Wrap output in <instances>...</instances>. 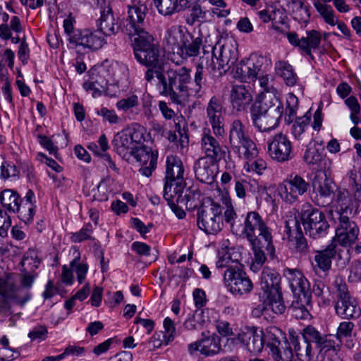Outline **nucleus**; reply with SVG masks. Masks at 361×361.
I'll return each mask as SVG.
<instances>
[{
    "mask_svg": "<svg viewBox=\"0 0 361 361\" xmlns=\"http://www.w3.org/2000/svg\"><path fill=\"white\" fill-rule=\"evenodd\" d=\"M336 200L341 207V213L344 214L349 207L350 198L348 196V191L345 190H338L336 194Z\"/></svg>",
    "mask_w": 361,
    "mask_h": 361,
    "instance_id": "0e129e2a",
    "label": "nucleus"
},
{
    "mask_svg": "<svg viewBox=\"0 0 361 361\" xmlns=\"http://www.w3.org/2000/svg\"><path fill=\"white\" fill-rule=\"evenodd\" d=\"M41 260L38 257L37 252L35 250H28V251L24 255L23 258L21 261V265L25 271L29 269L34 271L39 268Z\"/></svg>",
    "mask_w": 361,
    "mask_h": 361,
    "instance_id": "49530a36",
    "label": "nucleus"
},
{
    "mask_svg": "<svg viewBox=\"0 0 361 361\" xmlns=\"http://www.w3.org/2000/svg\"><path fill=\"white\" fill-rule=\"evenodd\" d=\"M267 169V162L264 159L259 157V156L251 160H247L243 166V169L246 172L255 173L262 175Z\"/></svg>",
    "mask_w": 361,
    "mask_h": 361,
    "instance_id": "de8ad7c7",
    "label": "nucleus"
},
{
    "mask_svg": "<svg viewBox=\"0 0 361 361\" xmlns=\"http://www.w3.org/2000/svg\"><path fill=\"white\" fill-rule=\"evenodd\" d=\"M277 94V91L264 93L258 104L253 107L262 109L264 112L274 111L276 114H282L284 116L285 122L287 124H290L296 116L298 106V98L294 94H290L287 97L284 111L283 104Z\"/></svg>",
    "mask_w": 361,
    "mask_h": 361,
    "instance_id": "1a4fd4ad",
    "label": "nucleus"
},
{
    "mask_svg": "<svg viewBox=\"0 0 361 361\" xmlns=\"http://www.w3.org/2000/svg\"><path fill=\"white\" fill-rule=\"evenodd\" d=\"M219 161L206 157L198 159L194 165L197 179L202 183L212 184L218 173V163Z\"/></svg>",
    "mask_w": 361,
    "mask_h": 361,
    "instance_id": "aec40b11",
    "label": "nucleus"
},
{
    "mask_svg": "<svg viewBox=\"0 0 361 361\" xmlns=\"http://www.w3.org/2000/svg\"><path fill=\"white\" fill-rule=\"evenodd\" d=\"M206 16V12L203 8L197 1L194 2L192 8L190 10V17L187 23L190 25H193L196 21L204 19Z\"/></svg>",
    "mask_w": 361,
    "mask_h": 361,
    "instance_id": "bf43d9fd",
    "label": "nucleus"
},
{
    "mask_svg": "<svg viewBox=\"0 0 361 361\" xmlns=\"http://www.w3.org/2000/svg\"><path fill=\"white\" fill-rule=\"evenodd\" d=\"M75 19L73 17H72L71 14H70L67 18H66L63 20V28L65 33L68 36V40L71 44H74V41L72 39H74L73 37L79 38L80 37L78 36V33H82V30H75L74 29V23Z\"/></svg>",
    "mask_w": 361,
    "mask_h": 361,
    "instance_id": "864d4df0",
    "label": "nucleus"
},
{
    "mask_svg": "<svg viewBox=\"0 0 361 361\" xmlns=\"http://www.w3.org/2000/svg\"><path fill=\"white\" fill-rule=\"evenodd\" d=\"M133 48L136 61L146 68L144 79L147 82L152 83L164 66L159 45L155 43L152 35L145 34L134 39Z\"/></svg>",
    "mask_w": 361,
    "mask_h": 361,
    "instance_id": "7ed1b4c3",
    "label": "nucleus"
},
{
    "mask_svg": "<svg viewBox=\"0 0 361 361\" xmlns=\"http://www.w3.org/2000/svg\"><path fill=\"white\" fill-rule=\"evenodd\" d=\"M321 40L322 35L319 31L315 30L307 31L306 37L300 38V49L310 56L311 59H314L312 51L319 48Z\"/></svg>",
    "mask_w": 361,
    "mask_h": 361,
    "instance_id": "72a5a7b5",
    "label": "nucleus"
},
{
    "mask_svg": "<svg viewBox=\"0 0 361 361\" xmlns=\"http://www.w3.org/2000/svg\"><path fill=\"white\" fill-rule=\"evenodd\" d=\"M282 114H276L274 111L264 112L262 109L252 107L251 118L253 126L261 132L269 131L274 129L279 124Z\"/></svg>",
    "mask_w": 361,
    "mask_h": 361,
    "instance_id": "a211bd4d",
    "label": "nucleus"
},
{
    "mask_svg": "<svg viewBox=\"0 0 361 361\" xmlns=\"http://www.w3.org/2000/svg\"><path fill=\"white\" fill-rule=\"evenodd\" d=\"M222 109L219 99L215 96L210 99L207 106V118L216 136H223L225 132Z\"/></svg>",
    "mask_w": 361,
    "mask_h": 361,
    "instance_id": "412c9836",
    "label": "nucleus"
},
{
    "mask_svg": "<svg viewBox=\"0 0 361 361\" xmlns=\"http://www.w3.org/2000/svg\"><path fill=\"white\" fill-rule=\"evenodd\" d=\"M224 281L226 286L233 293L242 295L249 293L252 284L246 272H225Z\"/></svg>",
    "mask_w": 361,
    "mask_h": 361,
    "instance_id": "4be33fe9",
    "label": "nucleus"
},
{
    "mask_svg": "<svg viewBox=\"0 0 361 361\" xmlns=\"http://www.w3.org/2000/svg\"><path fill=\"white\" fill-rule=\"evenodd\" d=\"M268 152L272 159L285 162L293 157L290 140L283 133H277L268 141Z\"/></svg>",
    "mask_w": 361,
    "mask_h": 361,
    "instance_id": "f3484780",
    "label": "nucleus"
},
{
    "mask_svg": "<svg viewBox=\"0 0 361 361\" xmlns=\"http://www.w3.org/2000/svg\"><path fill=\"white\" fill-rule=\"evenodd\" d=\"M250 137L245 126L239 119H235L230 125L228 140L232 148L238 147V144Z\"/></svg>",
    "mask_w": 361,
    "mask_h": 361,
    "instance_id": "2f4dec72",
    "label": "nucleus"
},
{
    "mask_svg": "<svg viewBox=\"0 0 361 361\" xmlns=\"http://www.w3.org/2000/svg\"><path fill=\"white\" fill-rule=\"evenodd\" d=\"M337 292V302L335 305L336 314L347 319L358 318L361 314V309L356 299L350 294L346 285H338Z\"/></svg>",
    "mask_w": 361,
    "mask_h": 361,
    "instance_id": "2eb2a0df",
    "label": "nucleus"
},
{
    "mask_svg": "<svg viewBox=\"0 0 361 361\" xmlns=\"http://www.w3.org/2000/svg\"><path fill=\"white\" fill-rule=\"evenodd\" d=\"M293 292V298L289 310L297 319H307L311 317L312 293L310 285L302 272H288L286 276Z\"/></svg>",
    "mask_w": 361,
    "mask_h": 361,
    "instance_id": "423d86ee",
    "label": "nucleus"
},
{
    "mask_svg": "<svg viewBox=\"0 0 361 361\" xmlns=\"http://www.w3.org/2000/svg\"><path fill=\"white\" fill-rule=\"evenodd\" d=\"M48 330L45 326H37L28 334L31 341H44L47 338Z\"/></svg>",
    "mask_w": 361,
    "mask_h": 361,
    "instance_id": "774afa93",
    "label": "nucleus"
},
{
    "mask_svg": "<svg viewBox=\"0 0 361 361\" xmlns=\"http://www.w3.org/2000/svg\"><path fill=\"white\" fill-rule=\"evenodd\" d=\"M281 338H283L282 331L275 326H269L264 332L263 331V344L270 349L271 353L272 350L277 349L281 345Z\"/></svg>",
    "mask_w": 361,
    "mask_h": 361,
    "instance_id": "ea45409f",
    "label": "nucleus"
},
{
    "mask_svg": "<svg viewBox=\"0 0 361 361\" xmlns=\"http://www.w3.org/2000/svg\"><path fill=\"white\" fill-rule=\"evenodd\" d=\"M271 355L275 361H293V353L291 347L288 343H285V347L280 346L275 350H272Z\"/></svg>",
    "mask_w": 361,
    "mask_h": 361,
    "instance_id": "3c124183",
    "label": "nucleus"
},
{
    "mask_svg": "<svg viewBox=\"0 0 361 361\" xmlns=\"http://www.w3.org/2000/svg\"><path fill=\"white\" fill-rule=\"evenodd\" d=\"M138 105L139 99L135 94H132L126 98L121 99L116 104V106L118 110H122L126 112L133 108L137 107Z\"/></svg>",
    "mask_w": 361,
    "mask_h": 361,
    "instance_id": "4d7b16f0",
    "label": "nucleus"
},
{
    "mask_svg": "<svg viewBox=\"0 0 361 361\" xmlns=\"http://www.w3.org/2000/svg\"><path fill=\"white\" fill-rule=\"evenodd\" d=\"M201 348L200 352L206 356L218 353L221 347L219 338L215 336H207L200 340Z\"/></svg>",
    "mask_w": 361,
    "mask_h": 361,
    "instance_id": "c03bdc74",
    "label": "nucleus"
},
{
    "mask_svg": "<svg viewBox=\"0 0 361 361\" xmlns=\"http://www.w3.org/2000/svg\"><path fill=\"white\" fill-rule=\"evenodd\" d=\"M300 334L302 338L293 330L289 331L290 343L301 361H310L312 359V343L314 344L318 354L334 348V336L331 334H322L312 325L305 327Z\"/></svg>",
    "mask_w": 361,
    "mask_h": 361,
    "instance_id": "20e7f679",
    "label": "nucleus"
},
{
    "mask_svg": "<svg viewBox=\"0 0 361 361\" xmlns=\"http://www.w3.org/2000/svg\"><path fill=\"white\" fill-rule=\"evenodd\" d=\"M201 145L204 157L215 161H221L225 158L226 147H221L217 139L210 133H204L201 138Z\"/></svg>",
    "mask_w": 361,
    "mask_h": 361,
    "instance_id": "393cba45",
    "label": "nucleus"
},
{
    "mask_svg": "<svg viewBox=\"0 0 361 361\" xmlns=\"http://www.w3.org/2000/svg\"><path fill=\"white\" fill-rule=\"evenodd\" d=\"M17 54L18 59L22 62L23 65L27 63L30 59V49L27 42L26 37L25 35L23 37L22 43L18 47Z\"/></svg>",
    "mask_w": 361,
    "mask_h": 361,
    "instance_id": "69168bd1",
    "label": "nucleus"
},
{
    "mask_svg": "<svg viewBox=\"0 0 361 361\" xmlns=\"http://www.w3.org/2000/svg\"><path fill=\"white\" fill-rule=\"evenodd\" d=\"M233 152L238 154L240 158L251 160L257 158L259 155V150L254 141L249 137L244 142L238 144V147L232 148Z\"/></svg>",
    "mask_w": 361,
    "mask_h": 361,
    "instance_id": "e433bc0d",
    "label": "nucleus"
},
{
    "mask_svg": "<svg viewBox=\"0 0 361 361\" xmlns=\"http://www.w3.org/2000/svg\"><path fill=\"white\" fill-rule=\"evenodd\" d=\"M36 278V275L30 273L17 274L13 272H0V295L7 299L15 300L17 303L23 305L31 298V294L26 293L23 297H19L18 293L21 290L18 286L20 281L23 288L30 289Z\"/></svg>",
    "mask_w": 361,
    "mask_h": 361,
    "instance_id": "0eeeda50",
    "label": "nucleus"
},
{
    "mask_svg": "<svg viewBox=\"0 0 361 361\" xmlns=\"http://www.w3.org/2000/svg\"><path fill=\"white\" fill-rule=\"evenodd\" d=\"M208 1L210 4L216 7L215 8H213L212 10V12L214 14L216 15L218 17L225 18V17H227L230 14V10H228V9L219 10V8H225L227 6V4L224 0H208Z\"/></svg>",
    "mask_w": 361,
    "mask_h": 361,
    "instance_id": "338daca9",
    "label": "nucleus"
},
{
    "mask_svg": "<svg viewBox=\"0 0 361 361\" xmlns=\"http://www.w3.org/2000/svg\"><path fill=\"white\" fill-rule=\"evenodd\" d=\"M96 114L102 117L103 121L109 122L110 124H116L120 121V118L114 109L102 107L96 111Z\"/></svg>",
    "mask_w": 361,
    "mask_h": 361,
    "instance_id": "052dcab7",
    "label": "nucleus"
},
{
    "mask_svg": "<svg viewBox=\"0 0 361 361\" xmlns=\"http://www.w3.org/2000/svg\"><path fill=\"white\" fill-rule=\"evenodd\" d=\"M284 232L288 235L290 241H292V238L303 234L300 222L296 217L290 218L285 221Z\"/></svg>",
    "mask_w": 361,
    "mask_h": 361,
    "instance_id": "09e8293b",
    "label": "nucleus"
},
{
    "mask_svg": "<svg viewBox=\"0 0 361 361\" xmlns=\"http://www.w3.org/2000/svg\"><path fill=\"white\" fill-rule=\"evenodd\" d=\"M293 7V13L294 16L298 14L299 12H303V14H300L299 21L306 22L310 17V6H305L304 1L302 0H292L291 1Z\"/></svg>",
    "mask_w": 361,
    "mask_h": 361,
    "instance_id": "6e6d98bb",
    "label": "nucleus"
},
{
    "mask_svg": "<svg viewBox=\"0 0 361 361\" xmlns=\"http://www.w3.org/2000/svg\"><path fill=\"white\" fill-rule=\"evenodd\" d=\"M0 202L4 208L10 212L18 213L20 218L22 199L18 193L12 189L0 192Z\"/></svg>",
    "mask_w": 361,
    "mask_h": 361,
    "instance_id": "7c9ffc66",
    "label": "nucleus"
},
{
    "mask_svg": "<svg viewBox=\"0 0 361 361\" xmlns=\"http://www.w3.org/2000/svg\"><path fill=\"white\" fill-rule=\"evenodd\" d=\"M281 280L279 272H262V293H259L262 304L252 310L253 316L259 317L264 311L268 310L276 314H281L285 312L286 307L280 286Z\"/></svg>",
    "mask_w": 361,
    "mask_h": 361,
    "instance_id": "39448f33",
    "label": "nucleus"
},
{
    "mask_svg": "<svg viewBox=\"0 0 361 361\" xmlns=\"http://www.w3.org/2000/svg\"><path fill=\"white\" fill-rule=\"evenodd\" d=\"M338 215V225L336 229V236L333 239L334 243L337 242L344 247L350 246L355 243L359 234V228L356 223L340 212Z\"/></svg>",
    "mask_w": 361,
    "mask_h": 361,
    "instance_id": "dca6fc26",
    "label": "nucleus"
},
{
    "mask_svg": "<svg viewBox=\"0 0 361 361\" xmlns=\"http://www.w3.org/2000/svg\"><path fill=\"white\" fill-rule=\"evenodd\" d=\"M354 327L355 325L352 322H341L338 326L336 334L335 336L332 335L334 340H335L336 338L341 342L343 338L351 337Z\"/></svg>",
    "mask_w": 361,
    "mask_h": 361,
    "instance_id": "5fc2aeb1",
    "label": "nucleus"
},
{
    "mask_svg": "<svg viewBox=\"0 0 361 361\" xmlns=\"http://www.w3.org/2000/svg\"><path fill=\"white\" fill-rule=\"evenodd\" d=\"M97 27L99 31L106 37L115 35L118 32L120 25L118 19L115 18L111 8L109 6L101 11L100 18L97 20Z\"/></svg>",
    "mask_w": 361,
    "mask_h": 361,
    "instance_id": "b1692460",
    "label": "nucleus"
},
{
    "mask_svg": "<svg viewBox=\"0 0 361 361\" xmlns=\"http://www.w3.org/2000/svg\"><path fill=\"white\" fill-rule=\"evenodd\" d=\"M204 58L195 68L194 82H192L191 70L186 66L164 69L156 77L157 89L160 95L168 97L177 104H180L189 96L201 98L204 94Z\"/></svg>",
    "mask_w": 361,
    "mask_h": 361,
    "instance_id": "f257e3e1",
    "label": "nucleus"
},
{
    "mask_svg": "<svg viewBox=\"0 0 361 361\" xmlns=\"http://www.w3.org/2000/svg\"><path fill=\"white\" fill-rule=\"evenodd\" d=\"M267 71L268 68H265L264 73L258 75L257 79L258 80L259 86L265 93H269V92H276L277 90L274 87L271 80V77L267 73Z\"/></svg>",
    "mask_w": 361,
    "mask_h": 361,
    "instance_id": "e2e57ef3",
    "label": "nucleus"
},
{
    "mask_svg": "<svg viewBox=\"0 0 361 361\" xmlns=\"http://www.w3.org/2000/svg\"><path fill=\"white\" fill-rule=\"evenodd\" d=\"M236 339L254 355L261 353L264 347L263 331L255 326L246 327L238 334Z\"/></svg>",
    "mask_w": 361,
    "mask_h": 361,
    "instance_id": "6ab92c4d",
    "label": "nucleus"
},
{
    "mask_svg": "<svg viewBox=\"0 0 361 361\" xmlns=\"http://www.w3.org/2000/svg\"><path fill=\"white\" fill-rule=\"evenodd\" d=\"M300 219L305 233L312 238L325 236L329 228V224L325 214L316 208L308 207L301 212Z\"/></svg>",
    "mask_w": 361,
    "mask_h": 361,
    "instance_id": "ddd939ff",
    "label": "nucleus"
},
{
    "mask_svg": "<svg viewBox=\"0 0 361 361\" xmlns=\"http://www.w3.org/2000/svg\"><path fill=\"white\" fill-rule=\"evenodd\" d=\"M313 5L324 22L331 26L336 25L337 18L334 11L330 5L324 4L319 0H314Z\"/></svg>",
    "mask_w": 361,
    "mask_h": 361,
    "instance_id": "37998d69",
    "label": "nucleus"
},
{
    "mask_svg": "<svg viewBox=\"0 0 361 361\" xmlns=\"http://www.w3.org/2000/svg\"><path fill=\"white\" fill-rule=\"evenodd\" d=\"M222 206L207 198L197 209V223L200 229L207 234H215L224 226V214Z\"/></svg>",
    "mask_w": 361,
    "mask_h": 361,
    "instance_id": "6e6552de",
    "label": "nucleus"
},
{
    "mask_svg": "<svg viewBox=\"0 0 361 361\" xmlns=\"http://www.w3.org/2000/svg\"><path fill=\"white\" fill-rule=\"evenodd\" d=\"M188 31H183L180 27H172L169 29L165 36V41L168 47L176 52V50L181 47Z\"/></svg>",
    "mask_w": 361,
    "mask_h": 361,
    "instance_id": "58836bf2",
    "label": "nucleus"
},
{
    "mask_svg": "<svg viewBox=\"0 0 361 361\" xmlns=\"http://www.w3.org/2000/svg\"><path fill=\"white\" fill-rule=\"evenodd\" d=\"M250 87L245 85H234L231 91V102L238 111L245 110L252 101Z\"/></svg>",
    "mask_w": 361,
    "mask_h": 361,
    "instance_id": "a878e982",
    "label": "nucleus"
},
{
    "mask_svg": "<svg viewBox=\"0 0 361 361\" xmlns=\"http://www.w3.org/2000/svg\"><path fill=\"white\" fill-rule=\"evenodd\" d=\"M216 48L215 47L213 50L211 58L215 56L218 63V70L219 74L226 73L231 68L235 67L238 64V54L236 49L233 47L223 45L220 49L218 56L216 54Z\"/></svg>",
    "mask_w": 361,
    "mask_h": 361,
    "instance_id": "5701e85b",
    "label": "nucleus"
},
{
    "mask_svg": "<svg viewBox=\"0 0 361 361\" xmlns=\"http://www.w3.org/2000/svg\"><path fill=\"white\" fill-rule=\"evenodd\" d=\"M276 75L282 78L288 86H293L297 82V75L293 66L285 61H279L275 63Z\"/></svg>",
    "mask_w": 361,
    "mask_h": 361,
    "instance_id": "4c0bfd02",
    "label": "nucleus"
},
{
    "mask_svg": "<svg viewBox=\"0 0 361 361\" xmlns=\"http://www.w3.org/2000/svg\"><path fill=\"white\" fill-rule=\"evenodd\" d=\"M159 14L171 16L180 11L178 0H152Z\"/></svg>",
    "mask_w": 361,
    "mask_h": 361,
    "instance_id": "79ce46f5",
    "label": "nucleus"
},
{
    "mask_svg": "<svg viewBox=\"0 0 361 361\" xmlns=\"http://www.w3.org/2000/svg\"><path fill=\"white\" fill-rule=\"evenodd\" d=\"M202 47V39L200 37H194L189 32L185 35L181 47L176 50V54L183 59L195 57L200 54Z\"/></svg>",
    "mask_w": 361,
    "mask_h": 361,
    "instance_id": "cd10ccee",
    "label": "nucleus"
},
{
    "mask_svg": "<svg viewBox=\"0 0 361 361\" xmlns=\"http://www.w3.org/2000/svg\"><path fill=\"white\" fill-rule=\"evenodd\" d=\"M265 68H269L267 59L261 55L252 54L236 64L232 73L233 77L240 82H251L257 80L258 75L264 73Z\"/></svg>",
    "mask_w": 361,
    "mask_h": 361,
    "instance_id": "9b49d317",
    "label": "nucleus"
},
{
    "mask_svg": "<svg viewBox=\"0 0 361 361\" xmlns=\"http://www.w3.org/2000/svg\"><path fill=\"white\" fill-rule=\"evenodd\" d=\"M133 156L137 161L143 163L144 165L148 164V161L152 160V157L157 159V153L151 152L150 149L144 146H138L131 151L130 157Z\"/></svg>",
    "mask_w": 361,
    "mask_h": 361,
    "instance_id": "a18cd8bd",
    "label": "nucleus"
},
{
    "mask_svg": "<svg viewBox=\"0 0 361 361\" xmlns=\"http://www.w3.org/2000/svg\"><path fill=\"white\" fill-rule=\"evenodd\" d=\"M148 11L144 0H130L128 5V17L126 19L124 29L129 35H144L149 34L145 31V18Z\"/></svg>",
    "mask_w": 361,
    "mask_h": 361,
    "instance_id": "f8f14e48",
    "label": "nucleus"
},
{
    "mask_svg": "<svg viewBox=\"0 0 361 361\" xmlns=\"http://www.w3.org/2000/svg\"><path fill=\"white\" fill-rule=\"evenodd\" d=\"M310 117L303 116L296 118L292 126V133L297 140L300 139L301 135L307 128L310 123Z\"/></svg>",
    "mask_w": 361,
    "mask_h": 361,
    "instance_id": "603ef678",
    "label": "nucleus"
},
{
    "mask_svg": "<svg viewBox=\"0 0 361 361\" xmlns=\"http://www.w3.org/2000/svg\"><path fill=\"white\" fill-rule=\"evenodd\" d=\"M322 159V154L314 145L307 147L304 154V160L307 164H315Z\"/></svg>",
    "mask_w": 361,
    "mask_h": 361,
    "instance_id": "680f3d73",
    "label": "nucleus"
},
{
    "mask_svg": "<svg viewBox=\"0 0 361 361\" xmlns=\"http://www.w3.org/2000/svg\"><path fill=\"white\" fill-rule=\"evenodd\" d=\"M310 185L312 188L310 198L317 206L325 207L333 202L336 184L325 171H316Z\"/></svg>",
    "mask_w": 361,
    "mask_h": 361,
    "instance_id": "9d476101",
    "label": "nucleus"
},
{
    "mask_svg": "<svg viewBox=\"0 0 361 361\" xmlns=\"http://www.w3.org/2000/svg\"><path fill=\"white\" fill-rule=\"evenodd\" d=\"M224 204L226 207L224 220L230 224L233 234L245 237L253 246H258L261 240L264 244L269 245L272 240L271 233L258 212H249L245 217L241 216V219H238L231 200L225 198Z\"/></svg>",
    "mask_w": 361,
    "mask_h": 361,
    "instance_id": "f03ea898",
    "label": "nucleus"
},
{
    "mask_svg": "<svg viewBox=\"0 0 361 361\" xmlns=\"http://www.w3.org/2000/svg\"><path fill=\"white\" fill-rule=\"evenodd\" d=\"M113 145L118 155L125 159H130L131 151L136 147L133 144L126 130L118 133L113 140Z\"/></svg>",
    "mask_w": 361,
    "mask_h": 361,
    "instance_id": "473e14b6",
    "label": "nucleus"
},
{
    "mask_svg": "<svg viewBox=\"0 0 361 361\" xmlns=\"http://www.w3.org/2000/svg\"><path fill=\"white\" fill-rule=\"evenodd\" d=\"M310 188V183L296 173H291L279 186V194L287 204H293Z\"/></svg>",
    "mask_w": 361,
    "mask_h": 361,
    "instance_id": "4468645a",
    "label": "nucleus"
},
{
    "mask_svg": "<svg viewBox=\"0 0 361 361\" xmlns=\"http://www.w3.org/2000/svg\"><path fill=\"white\" fill-rule=\"evenodd\" d=\"M183 190V181L173 182L171 180H164L163 197L168 204L175 202L176 197H177L176 202H178Z\"/></svg>",
    "mask_w": 361,
    "mask_h": 361,
    "instance_id": "a19ab883",
    "label": "nucleus"
},
{
    "mask_svg": "<svg viewBox=\"0 0 361 361\" xmlns=\"http://www.w3.org/2000/svg\"><path fill=\"white\" fill-rule=\"evenodd\" d=\"M93 229L91 223L86 224L79 231L71 233V241L76 243L87 240H93L94 238L92 237Z\"/></svg>",
    "mask_w": 361,
    "mask_h": 361,
    "instance_id": "8fccbe9b",
    "label": "nucleus"
},
{
    "mask_svg": "<svg viewBox=\"0 0 361 361\" xmlns=\"http://www.w3.org/2000/svg\"><path fill=\"white\" fill-rule=\"evenodd\" d=\"M218 269L226 268V271H242L243 265L238 261H233L228 256H224L216 262Z\"/></svg>",
    "mask_w": 361,
    "mask_h": 361,
    "instance_id": "13d9d810",
    "label": "nucleus"
},
{
    "mask_svg": "<svg viewBox=\"0 0 361 361\" xmlns=\"http://www.w3.org/2000/svg\"><path fill=\"white\" fill-rule=\"evenodd\" d=\"M78 36L80 37H73L75 46L81 45L89 49H98L106 42L103 35L99 30H83Z\"/></svg>",
    "mask_w": 361,
    "mask_h": 361,
    "instance_id": "bb28decb",
    "label": "nucleus"
},
{
    "mask_svg": "<svg viewBox=\"0 0 361 361\" xmlns=\"http://www.w3.org/2000/svg\"><path fill=\"white\" fill-rule=\"evenodd\" d=\"M269 243V245H266L263 243L262 240H261V243L259 244L258 246L251 245L254 252V259H252V264L250 265V269L252 271L259 269L262 264L264 263L266 260L264 250H267L271 255H272L274 252V247L272 243V240H271Z\"/></svg>",
    "mask_w": 361,
    "mask_h": 361,
    "instance_id": "c9c22d12",
    "label": "nucleus"
},
{
    "mask_svg": "<svg viewBox=\"0 0 361 361\" xmlns=\"http://www.w3.org/2000/svg\"><path fill=\"white\" fill-rule=\"evenodd\" d=\"M35 196L32 190H29L22 199L20 219L25 224H30L35 214Z\"/></svg>",
    "mask_w": 361,
    "mask_h": 361,
    "instance_id": "f704fd0d",
    "label": "nucleus"
},
{
    "mask_svg": "<svg viewBox=\"0 0 361 361\" xmlns=\"http://www.w3.org/2000/svg\"><path fill=\"white\" fill-rule=\"evenodd\" d=\"M336 245L331 243L323 250L316 251L312 264L314 269L328 271L331 269V259L336 254Z\"/></svg>",
    "mask_w": 361,
    "mask_h": 361,
    "instance_id": "c85d7f7f",
    "label": "nucleus"
},
{
    "mask_svg": "<svg viewBox=\"0 0 361 361\" xmlns=\"http://www.w3.org/2000/svg\"><path fill=\"white\" fill-rule=\"evenodd\" d=\"M184 167L180 157L176 155H169L166 161V176L164 180L173 182L183 181Z\"/></svg>",
    "mask_w": 361,
    "mask_h": 361,
    "instance_id": "c756f323",
    "label": "nucleus"
}]
</instances>
